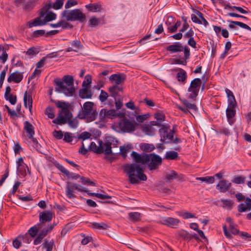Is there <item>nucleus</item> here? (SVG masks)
Wrapping results in <instances>:
<instances>
[{
  "label": "nucleus",
  "mask_w": 251,
  "mask_h": 251,
  "mask_svg": "<svg viewBox=\"0 0 251 251\" xmlns=\"http://www.w3.org/2000/svg\"><path fill=\"white\" fill-rule=\"evenodd\" d=\"M124 170L128 176L129 182L131 184H138L139 180L146 181L147 177L143 168L137 164H127L124 166Z\"/></svg>",
  "instance_id": "obj_1"
},
{
  "label": "nucleus",
  "mask_w": 251,
  "mask_h": 251,
  "mask_svg": "<svg viewBox=\"0 0 251 251\" xmlns=\"http://www.w3.org/2000/svg\"><path fill=\"white\" fill-rule=\"evenodd\" d=\"M57 87L56 91L64 94L67 96H73L75 89L74 87V78L70 75H64L62 79L55 78L54 80Z\"/></svg>",
  "instance_id": "obj_2"
},
{
  "label": "nucleus",
  "mask_w": 251,
  "mask_h": 251,
  "mask_svg": "<svg viewBox=\"0 0 251 251\" xmlns=\"http://www.w3.org/2000/svg\"><path fill=\"white\" fill-rule=\"evenodd\" d=\"M55 105L57 107L61 108L57 118L52 121L53 123L57 125H64L66 124V118L71 117L72 113L69 110V105L68 103L62 101H55Z\"/></svg>",
  "instance_id": "obj_3"
},
{
  "label": "nucleus",
  "mask_w": 251,
  "mask_h": 251,
  "mask_svg": "<svg viewBox=\"0 0 251 251\" xmlns=\"http://www.w3.org/2000/svg\"><path fill=\"white\" fill-rule=\"evenodd\" d=\"M94 103L91 101L85 102L83 105L82 110L79 113L80 119H86L89 121L96 120L98 115L96 110L93 108Z\"/></svg>",
  "instance_id": "obj_4"
},
{
  "label": "nucleus",
  "mask_w": 251,
  "mask_h": 251,
  "mask_svg": "<svg viewBox=\"0 0 251 251\" xmlns=\"http://www.w3.org/2000/svg\"><path fill=\"white\" fill-rule=\"evenodd\" d=\"M62 16L65 18L68 21H78L80 23H84L86 20L85 15L79 9L71 10H65L62 12Z\"/></svg>",
  "instance_id": "obj_5"
},
{
  "label": "nucleus",
  "mask_w": 251,
  "mask_h": 251,
  "mask_svg": "<svg viewBox=\"0 0 251 251\" xmlns=\"http://www.w3.org/2000/svg\"><path fill=\"white\" fill-rule=\"evenodd\" d=\"M99 146L94 142H92L89 146V150L97 153L104 152L105 154H112L111 143L107 141L104 143L101 140L99 141Z\"/></svg>",
  "instance_id": "obj_6"
},
{
  "label": "nucleus",
  "mask_w": 251,
  "mask_h": 251,
  "mask_svg": "<svg viewBox=\"0 0 251 251\" xmlns=\"http://www.w3.org/2000/svg\"><path fill=\"white\" fill-rule=\"evenodd\" d=\"M167 51L171 53H174L183 51L184 57L186 59H189L190 56V49L188 47L183 46L180 42H176L173 44L167 46L166 48Z\"/></svg>",
  "instance_id": "obj_7"
},
{
  "label": "nucleus",
  "mask_w": 251,
  "mask_h": 251,
  "mask_svg": "<svg viewBox=\"0 0 251 251\" xmlns=\"http://www.w3.org/2000/svg\"><path fill=\"white\" fill-rule=\"evenodd\" d=\"M201 84V80L200 78H196L191 81L188 89V91L190 93L188 96V99H193L197 97Z\"/></svg>",
  "instance_id": "obj_8"
},
{
  "label": "nucleus",
  "mask_w": 251,
  "mask_h": 251,
  "mask_svg": "<svg viewBox=\"0 0 251 251\" xmlns=\"http://www.w3.org/2000/svg\"><path fill=\"white\" fill-rule=\"evenodd\" d=\"M147 156H148L149 161L147 163L150 170H155L161 164L162 160L159 155L155 153H150Z\"/></svg>",
  "instance_id": "obj_9"
},
{
  "label": "nucleus",
  "mask_w": 251,
  "mask_h": 251,
  "mask_svg": "<svg viewBox=\"0 0 251 251\" xmlns=\"http://www.w3.org/2000/svg\"><path fill=\"white\" fill-rule=\"evenodd\" d=\"M120 129L124 132H131L135 130V125L127 119H123L119 123Z\"/></svg>",
  "instance_id": "obj_10"
},
{
  "label": "nucleus",
  "mask_w": 251,
  "mask_h": 251,
  "mask_svg": "<svg viewBox=\"0 0 251 251\" xmlns=\"http://www.w3.org/2000/svg\"><path fill=\"white\" fill-rule=\"evenodd\" d=\"M236 226V225H234L233 223H230V225H229V230L230 232L234 235L239 234V235L242 239L244 240L248 239V241H251V235L249 234L247 232H240L239 230L236 228L235 226Z\"/></svg>",
  "instance_id": "obj_11"
},
{
  "label": "nucleus",
  "mask_w": 251,
  "mask_h": 251,
  "mask_svg": "<svg viewBox=\"0 0 251 251\" xmlns=\"http://www.w3.org/2000/svg\"><path fill=\"white\" fill-rule=\"evenodd\" d=\"M126 79V76L124 74H115L109 77V80L114 85H120Z\"/></svg>",
  "instance_id": "obj_12"
},
{
  "label": "nucleus",
  "mask_w": 251,
  "mask_h": 251,
  "mask_svg": "<svg viewBox=\"0 0 251 251\" xmlns=\"http://www.w3.org/2000/svg\"><path fill=\"white\" fill-rule=\"evenodd\" d=\"M147 154H140L134 151L131 153L134 161L137 163H141L143 165L146 164L149 161L148 156Z\"/></svg>",
  "instance_id": "obj_13"
},
{
  "label": "nucleus",
  "mask_w": 251,
  "mask_h": 251,
  "mask_svg": "<svg viewBox=\"0 0 251 251\" xmlns=\"http://www.w3.org/2000/svg\"><path fill=\"white\" fill-rule=\"evenodd\" d=\"M179 223V219L172 217L166 218L161 221L163 225L174 228H177Z\"/></svg>",
  "instance_id": "obj_14"
},
{
  "label": "nucleus",
  "mask_w": 251,
  "mask_h": 251,
  "mask_svg": "<svg viewBox=\"0 0 251 251\" xmlns=\"http://www.w3.org/2000/svg\"><path fill=\"white\" fill-rule=\"evenodd\" d=\"M70 44L73 47H68L66 49V52L74 51L77 52L79 50L83 48V46L79 40H75L70 42Z\"/></svg>",
  "instance_id": "obj_15"
},
{
  "label": "nucleus",
  "mask_w": 251,
  "mask_h": 251,
  "mask_svg": "<svg viewBox=\"0 0 251 251\" xmlns=\"http://www.w3.org/2000/svg\"><path fill=\"white\" fill-rule=\"evenodd\" d=\"M53 217V214L51 212L46 211L40 213L39 221L40 223L42 224V227L45 222H50Z\"/></svg>",
  "instance_id": "obj_16"
},
{
  "label": "nucleus",
  "mask_w": 251,
  "mask_h": 251,
  "mask_svg": "<svg viewBox=\"0 0 251 251\" xmlns=\"http://www.w3.org/2000/svg\"><path fill=\"white\" fill-rule=\"evenodd\" d=\"M231 186V183L226 180H221L216 185V189L220 192L224 193L227 191Z\"/></svg>",
  "instance_id": "obj_17"
},
{
  "label": "nucleus",
  "mask_w": 251,
  "mask_h": 251,
  "mask_svg": "<svg viewBox=\"0 0 251 251\" xmlns=\"http://www.w3.org/2000/svg\"><path fill=\"white\" fill-rule=\"evenodd\" d=\"M23 78V75L22 73L15 72L9 75L7 78V81L8 82L13 81L15 83H19L22 80Z\"/></svg>",
  "instance_id": "obj_18"
},
{
  "label": "nucleus",
  "mask_w": 251,
  "mask_h": 251,
  "mask_svg": "<svg viewBox=\"0 0 251 251\" xmlns=\"http://www.w3.org/2000/svg\"><path fill=\"white\" fill-rule=\"evenodd\" d=\"M251 210V199L246 198L245 203H241L238 206V211L239 212H244Z\"/></svg>",
  "instance_id": "obj_19"
},
{
  "label": "nucleus",
  "mask_w": 251,
  "mask_h": 251,
  "mask_svg": "<svg viewBox=\"0 0 251 251\" xmlns=\"http://www.w3.org/2000/svg\"><path fill=\"white\" fill-rule=\"evenodd\" d=\"M74 183L70 181L67 182L66 186V194L68 198L72 199L76 198V196L74 194L75 192Z\"/></svg>",
  "instance_id": "obj_20"
},
{
  "label": "nucleus",
  "mask_w": 251,
  "mask_h": 251,
  "mask_svg": "<svg viewBox=\"0 0 251 251\" xmlns=\"http://www.w3.org/2000/svg\"><path fill=\"white\" fill-rule=\"evenodd\" d=\"M89 12H100L102 10V5L100 2L89 3L85 5Z\"/></svg>",
  "instance_id": "obj_21"
},
{
  "label": "nucleus",
  "mask_w": 251,
  "mask_h": 251,
  "mask_svg": "<svg viewBox=\"0 0 251 251\" xmlns=\"http://www.w3.org/2000/svg\"><path fill=\"white\" fill-rule=\"evenodd\" d=\"M236 106V104H234L232 105H228V107L226 109V117L230 125L232 124V122L230 121V119L233 118L236 114V110L235 109Z\"/></svg>",
  "instance_id": "obj_22"
},
{
  "label": "nucleus",
  "mask_w": 251,
  "mask_h": 251,
  "mask_svg": "<svg viewBox=\"0 0 251 251\" xmlns=\"http://www.w3.org/2000/svg\"><path fill=\"white\" fill-rule=\"evenodd\" d=\"M92 95L90 88L82 87L79 91V96L83 99H91Z\"/></svg>",
  "instance_id": "obj_23"
},
{
  "label": "nucleus",
  "mask_w": 251,
  "mask_h": 251,
  "mask_svg": "<svg viewBox=\"0 0 251 251\" xmlns=\"http://www.w3.org/2000/svg\"><path fill=\"white\" fill-rule=\"evenodd\" d=\"M24 129L27 134L28 138H32L35 134L34 127L33 125L28 121L24 122Z\"/></svg>",
  "instance_id": "obj_24"
},
{
  "label": "nucleus",
  "mask_w": 251,
  "mask_h": 251,
  "mask_svg": "<svg viewBox=\"0 0 251 251\" xmlns=\"http://www.w3.org/2000/svg\"><path fill=\"white\" fill-rule=\"evenodd\" d=\"M32 102L33 100L31 94L27 91H25L24 97V105L26 108L27 107V105H28L29 110L30 112H31L32 107Z\"/></svg>",
  "instance_id": "obj_25"
},
{
  "label": "nucleus",
  "mask_w": 251,
  "mask_h": 251,
  "mask_svg": "<svg viewBox=\"0 0 251 251\" xmlns=\"http://www.w3.org/2000/svg\"><path fill=\"white\" fill-rule=\"evenodd\" d=\"M123 87L121 85H113L108 88L110 96L114 99H116L118 92L122 91Z\"/></svg>",
  "instance_id": "obj_26"
},
{
  "label": "nucleus",
  "mask_w": 251,
  "mask_h": 251,
  "mask_svg": "<svg viewBox=\"0 0 251 251\" xmlns=\"http://www.w3.org/2000/svg\"><path fill=\"white\" fill-rule=\"evenodd\" d=\"M42 17H37L34 19L32 21L28 23V26L32 27L36 26H41L46 25V22L45 19H41Z\"/></svg>",
  "instance_id": "obj_27"
},
{
  "label": "nucleus",
  "mask_w": 251,
  "mask_h": 251,
  "mask_svg": "<svg viewBox=\"0 0 251 251\" xmlns=\"http://www.w3.org/2000/svg\"><path fill=\"white\" fill-rule=\"evenodd\" d=\"M42 228V224H37L31 227L28 230V233L31 237H34L37 233L38 230Z\"/></svg>",
  "instance_id": "obj_28"
},
{
  "label": "nucleus",
  "mask_w": 251,
  "mask_h": 251,
  "mask_svg": "<svg viewBox=\"0 0 251 251\" xmlns=\"http://www.w3.org/2000/svg\"><path fill=\"white\" fill-rule=\"evenodd\" d=\"M225 92L228 98V104L232 105L234 104H236L235 98L232 92L227 88L226 89Z\"/></svg>",
  "instance_id": "obj_29"
},
{
  "label": "nucleus",
  "mask_w": 251,
  "mask_h": 251,
  "mask_svg": "<svg viewBox=\"0 0 251 251\" xmlns=\"http://www.w3.org/2000/svg\"><path fill=\"white\" fill-rule=\"evenodd\" d=\"M102 21H103L102 24H105L103 18H96V17H93L89 21V25L93 27H96L100 24V22Z\"/></svg>",
  "instance_id": "obj_30"
},
{
  "label": "nucleus",
  "mask_w": 251,
  "mask_h": 251,
  "mask_svg": "<svg viewBox=\"0 0 251 251\" xmlns=\"http://www.w3.org/2000/svg\"><path fill=\"white\" fill-rule=\"evenodd\" d=\"M54 246V243L52 239L50 241L46 239L42 244V249H46V251H52Z\"/></svg>",
  "instance_id": "obj_31"
},
{
  "label": "nucleus",
  "mask_w": 251,
  "mask_h": 251,
  "mask_svg": "<svg viewBox=\"0 0 251 251\" xmlns=\"http://www.w3.org/2000/svg\"><path fill=\"white\" fill-rule=\"evenodd\" d=\"M176 78L178 81L182 83H185L187 78V73L183 69H180L179 72L176 74Z\"/></svg>",
  "instance_id": "obj_32"
},
{
  "label": "nucleus",
  "mask_w": 251,
  "mask_h": 251,
  "mask_svg": "<svg viewBox=\"0 0 251 251\" xmlns=\"http://www.w3.org/2000/svg\"><path fill=\"white\" fill-rule=\"evenodd\" d=\"M219 202L222 203L221 206L224 208L231 210L232 207L233 202L231 200L227 199H222Z\"/></svg>",
  "instance_id": "obj_33"
},
{
  "label": "nucleus",
  "mask_w": 251,
  "mask_h": 251,
  "mask_svg": "<svg viewBox=\"0 0 251 251\" xmlns=\"http://www.w3.org/2000/svg\"><path fill=\"white\" fill-rule=\"evenodd\" d=\"M17 164L18 165L17 171L19 172L21 174V175H25V169H24V170L21 169V168H22L23 167H24L25 165L22 157H20L18 159V161H17Z\"/></svg>",
  "instance_id": "obj_34"
},
{
  "label": "nucleus",
  "mask_w": 251,
  "mask_h": 251,
  "mask_svg": "<svg viewBox=\"0 0 251 251\" xmlns=\"http://www.w3.org/2000/svg\"><path fill=\"white\" fill-rule=\"evenodd\" d=\"M142 131L147 135H153L155 134V129L150 125H145L142 127Z\"/></svg>",
  "instance_id": "obj_35"
},
{
  "label": "nucleus",
  "mask_w": 251,
  "mask_h": 251,
  "mask_svg": "<svg viewBox=\"0 0 251 251\" xmlns=\"http://www.w3.org/2000/svg\"><path fill=\"white\" fill-rule=\"evenodd\" d=\"M169 126L162 125V127L159 129V133L160 136V141L164 142V136L168 132Z\"/></svg>",
  "instance_id": "obj_36"
},
{
  "label": "nucleus",
  "mask_w": 251,
  "mask_h": 251,
  "mask_svg": "<svg viewBox=\"0 0 251 251\" xmlns=\"http://www.w3.org/2000/svg\"><path fill=\"white\" fill-rule=\"evenodd\" d=\"M72 117L73 115H72L70 117H68V118H66V123H67V122L68 121V123L70 127L72 128H76L78 124V121L76 118L72 119Z\"/></svg>",
  "instance_id": "obj_37"
},
{
  "label": "nucleus",
  "mask_w": 251,
  "mask_h": 251,
  "mask_svg": "<svg viewBox=\"0 0 251 251\" xmlns=\"http://www.w3.org/2000/svg\"><path fill=\"white\" fill-rule=\"evenodd\" d=\"M131 149V146L130 145H127L126 146H120V153L122 157L126 158L127 156V152Z\"/></svg>",
  "instance_id": "obj_38"
},
{
  "label": "nucleus",
  "mask_w": 251,
  "mask_h": 251,
  "mask_svg": "<svg viewBox=\"0 0 251 251\" xmlns=\"http://www.w3.org/2000/svg\"><path fill=\"white\" fill-rule=\"evenodd\" d=\"M74 139H76V136H73L70 132H66L64 134V141L66 143H71Z\"/></svg>",
  "instance_id": "obj_39"
},
{
  "label": "nucleus",
  "mask_w": 251,
  "mask_h": 251,
  "mask_svg": "<svg viewBox=\"0 0 251 251\" xmlns=\"http://www.w3.org/2000/svg\"><path fill=\"white\" fill-rule=\"evenodd\" d=\"M226 9H229L231 10H236L238 12L242 14H247L248 11L244 9L242 7L236 6H231L229 4H227L225 7Z\"/></svg>",
  "instance_id": "obj_40"
},
{
  "label": "nucleus",
  "mask_w": 251,
  "mask_h": 251,
  "mask_svg": "<svg viewBox=\"0 0 251 251\" xmlns=\"http://www.w3.org/2000/svg\"><path fill=\"white\" fill-rule=\"evenodd\" d=\"M178 155V153L175 151H167L165 155V158L169 160H176Z\"/></svg>",
  "instance_id": "obj_41"
},
{
  "label": "nucleus",
  "mask_w": 251,
  "mask_h": 251,
  "mask_svg": "<svg viewBox=\"0 0 251 251\" xmlns=\"http://www.w3.org/2000/svg\"><path fill=\"white\" fill-rule=\"evenodd\" d=\"M92 227L93 228L99 229H106L108 227V226L104 223H93L92 224Z\"/></svg>",
  "instance_id": "obj_42"
},
{
  "label": "nucleus",
  "mask_w": 251,
  "mask_h": 251,
  "mask_svg": "<svg viewBox=\"0 0 251 251\" xmlns=\"http://www.w3.org/2000/svg\"><path fill=\"white\" fill-rule=\"evenodd\" d=\"M178 176L177 173L175 171H171L170 173H168L166 176V179L168 182H171L172 180L176 179Z\"/></svg>",
  "instance_id": "obj_43"
},
{
  "label": "nucleus",
  "mask_w": 251,
  "mask_h": 251,
  "mask_svg": "<svg viewBox=\"0 0 251 251\" xmlns=\"http://www.w3.org/2000/svg\"><path fill=\"white\" fill-rule=\"evenodd\" d=\"M174 132V131L173 129L170 130L169 132L168 131L166 134H165L164 137V142H162L165 144L170 143L169 141L173 139Z\"/></svg>",
  "instance_id": "obj_44"
},
{
  "label": "nucleus",
  "mask_w": 251,
  "mask_h": 251,
  "mask_svg": "<svg viewBox=\"0 0 251 251\" xmlns=\"http://www.w3.org/2000/svg\"><path fill=\"white\" fill-rule=\"evenodd\" d=\"M130 219L135 222L140 221L141 214L139 212H130L128 214Z\"/></svg>",
  "instance_id": "obj_45"
},
{
  "label": "nucleus",
  "mask_w": 251,
  "mask_h": 251,
  "mask_svg": "<svg viewBox=\"0 0 251 251\" xmlns=\"http://www.w3.org/2000/svg\"><path fill=\"white\" fill-rule=\"evenodd\" d=\"M88 195L91 196H95L96 197L99 199H102V200H105V199H109L111 198V197L109 195H103L100 193H88Z\"/></svg>",
  "instance_id": "obj_46"
},
{
  "label": "nucleus",
  "mask_w": 251,
  "mask_h": 251,
  "mask_svg": "<svg viewBox=\"0 0 251 251\" xmlns=\"http://www.w3.org/2000/svg\"><path fill=\"white\" fill-rule=\"evenodd\" d=\"M18 238L21 239V240L26 243H29L32 241V237L27 233L24 235H19Z\"/></svg>",
  "instance_id": "obj_47"
},
{
  "label": "nucleus",
  "mask_w": 251,
  "mask_h": 251,
  "mask_svg": "<svg viewBox=\"0 0 251 251\" xmlns=\"http://www.w3.org/2000/svg\"><path fill=\"white\" fill-rule=\"evenodd\" d=\"M142 149L145 151L150 152L155 149V147L152 144L144 143L142 146Z\"/></svg>",
  "instance_id": "obj_48"
},
{
  "label": "nucleus",
  "mask_w": 251,
  "mask_h": 251,
  "mask_svg": "<svg viewBox=\"0 0 251 251\" xmlns=\"http://www.w3.org/2000/svg\"><path fill=\"white\" fill-rule=\"evenodd\" d=\"M195 12L196 14L201 19V21L202 22L203 24L205 27L208 25V23L207 20L204 18L203 14L200 11L195 10Z\"/></svg>",
  "instance_id": "obj_49"
},
{
  "label": "nucleus",
  "mask_w": 251,
  "mask_h": 251,
  "mask_svg": "<svg viewBox=\"0 0 251 251\" xmlns=\"http://www.w3.org/2000/svg\"><path fill=\"white\" fill-rule=\"evenodd\" d=\"M154 118L159 122H163L165 120V114L161 111H159L156 112L154 114Z\"/></svg>",
  "instance_id": "obj_50"
},
{
  "label": "nucleus",
  "mask_w": 251,
  "mask_h": 251,
  "mask_svg": "<svg viewBox=\"0 0 251 251\" xmlns=\"http://www.w3.org/2000/svg\"><path fill=\"white\" fill-rule=\"evenodd\" d=\"M81 182L84 185H90V186H95L96 184L94 182L91 181L89 178L81 176L80 177Z\"/></svg>",
  "instance_id": "obj_51"
},
{
  "label": "nucleus",
  "mask_w": 251,
  "mask_h": 251,
  "mask_svg": "<svg viewBox=\"0 0 251 251\" xmlns=\"http://www.w3.org/2000/svg\"><path fill=\"white\" fill-rule=\"evenodd\" d=\"M181 101L183 103V104L188 108V109L189 108L194 110H196L197 109L195 104L190 103L186 99H183L181 100Z\"/></svg>",
  "instance_id": "obj_52"
},
{
  "label": "nucleus",
  "mask_w": 251,
  "mask_h": 251,
  "mask_svg": "<svg viewBox=\"0 0 251 251\" xmlns=\"http://www.w3.org/2000/svg\"><path fill=\"white\" fill-rule=\"evenodd\" d=\"M56 17V15L55 13L52 12H50L46 14L44 19L46 23H47L48 22L51 21L55 19Z\"/></svg>",
  "instance_id": "obj_53"
},
{
  "label": "nucleus",
  "mask_w": 251,
  "mask_h": 251,
  "mask_svg": "<svg viewBox=\"0 0 251 251\" xmlns=\"http://www.w3.org/2000/svg\"><path fill=\"white\" fill-rule=\"evenodd\" d=\"M91 76L89 75H87L82 82V87L90 88V84L91 83Z\"/></svg>",
  "instance_id": "obj_54"
},
{
  "label": "nucleus",
  "mask_w": 251,
  "mask_h": 251,
  "mask_svg": "<svg viewBox=\"0 0 251 251\" xmlns=\"http://www.w3.org/2000/svg\"><path fill=\"white\" fill-rule=\"evenodd\" d=\"M91 136V134L90 133L87 132V131H85V132L81 133L80 134H78L76 136V139H82L83 141H84L86 139L90 138Z\"/></svg>",
  "instance_id": "obj_55"
},
{
  "label": "nucleus",
  "mask_w": 251,
  "mask_h": 251,
  "mask_svg": "<svg viewBox=\"0 0 251 251\" xmlns=\"http://www.w3.org/2000/svg\"><path fill=\"white\" fill-rule=\"evenodd\" d=\"M51 7L50 4L45 5L41 9L40 12V17L43 18L48 13V10Z\"/></svg>",
  "instance_id": "obj_56"
},
{
  "label": "nucleus",
  "mask_w": 251,
  "mask_h": 251,
  "mask_svg": "<svg viewBox=\"0 0 251 251\" xmlns=\"http://www.w3.org/2000/svg\"><path fill=\"white\" fill-rule=\"evenodd\" d=\"M230 23H232L236 25H238L240 26L242 28L249 30L251 31V27H250L248 25L242 23L241 22H238V21H229Z\"/></svg>",
  "instance_id": "obj_57"
},
{
  "label": "nucleus",
  "mask_w": 251,
  "mask_h": 251,
  "mask_svg": "<svg viewBox=\"0 0 251 251\" xmlns=\"http://www.w3.org/2000/svg\"><path fill=\"white\" fill-rule=\"evenodd\" d=\"M180 25L181 22L180 21H177L174 25L168 26V29L169 32L171 33L175 32Z\"/></svg>",
  "instance_id": "obj_58"
},
{
  "label": "nucleus",
  "mask_w": 251,
  "mask_h": 251,
  "mask_svg": "<svg viewBox=\"0 0 251 251\" xmlns=\"http://www.w3.org/2000/svg\"><path fill=\"white\" fill-rule=\"evenodd\" d=\"M63 0H56L53 3L52 8L57 10L61 8L63 5Z\"/></svg>",
  "instance_id": "obj_59"
},
{
  "label": "nucleus",
  "mask_w": 251,
  "mask_h": 251,
  "mask_svg": "<svg viewBox=\"0 0 251 251\" xmlns=\"http://www.w3.org/2000/svg\"><path fill=\"white\" fill-rule=\"evenodd\" d=\"M46 114L50 119H53L55 117L53 108L51 107H48L46 109Z\"/></svg>",
  "instance_id": "obj_60"
},
{
  "label": "nucleus",
  "mask_w": 251,
  "mask_h": 251,
  "mask_svg": "<svg viewBox=\"0 0 251 251\" xmlns=\"http://www.w3.org/2000/svg\"><path fill=\"white\" fill-rule=\"evenodd\" d=\"M126 107L132 110H135L136 112L137 111L139 110V109L138 107L135 106L134 103L132 101H130L126 103Z\"/></svg>",
  "instance_id": "obj_61"
},
{
  "label": "nucleus",
  "mask_w": 251,
  "mask_h": 251,
  "mask_svg": "<svg viewBox=\"0 0 251 251\" xmlns=\"http://www.w3.org/2000/svg\"><path fill=\"white\" fill-rule=\"evenodd\" d=\"M31 139V144L33 147L36 149L37 151H38L40 148V145L38 143V141L36 138H34L33 137L32 138H28Z\"/></svg>",
  "instance_id": "obj_62"
},
{
  "label": "nucleus",
  "mask_w": 251,
  "mask_h": 251,
  "mask_svg": "<svg viewBox=\"0 0 251 251\" xmlns=\"http://www.w3.org/2000/svg\"><path fill=\"white\" fill-rule=\"evenodd\" d=\"M53 136L57 139H62L64 136L63 132L61 130H54L52 133Z\"/></svg>",
  "instance_id": "obj_63"
},
{
  "label": "nucleus",
  "mask_w": 251,
  "mask_h": 251,
  "mask_svg": "<svg viewBox=\"0 0 251 251\" xmlns=\"http://www.w3.org/2000/svg\"><path fill=\"white\" fill-rule=\"evenodd\" d=\"M5 99L8 100L11 104H15L16 103L17 97L12 94H9L7 97H4Z\"/></svg>",
  "instance_id": "obj_64"
}]
</instances>
